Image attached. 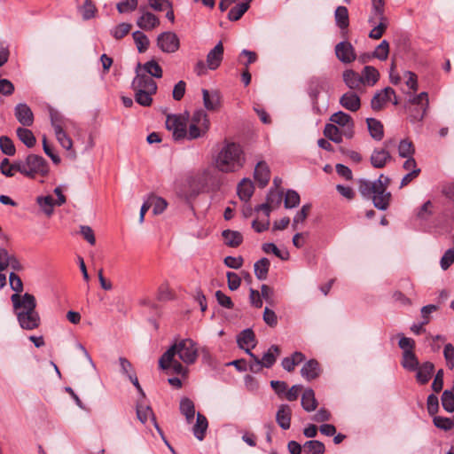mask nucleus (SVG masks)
<instances>
[{
  "instance_id": "nucleus-35",
  "label": "nucleus",
  "mask_w": 454,
  "mask_h": 454,
  "mask_svg": "<svg viewBox=\"0 0 454 454\" xmlns=\"http://www.w3.org/2000/svg\"><path fill=\"white\" fill-rule=\"evenodd\" d=\"M343 81L352 90L358 89L362 85L361 75L351 69L344 71Z\"/></svg>"
},
{
  "instance_id": "nucleus-2",
  "label": "nucleus",
  "mask_w": 454,
  "mask_h": 454,
  "mask_svg": "<svg viewBox=\"0 0 454 454\" xmlns=\"http://www.w3.org/2000/svg\"><path fill=\"white\" fill-rule=\"evenodd\" d=\"M389 183V177L384 175H380L375 181L359 179L358 191L364 199L372 200L376 208L385 211L391 199V193L387 191Z\"/></svg>"
},
{
  "instance_id": "nucleus-57",
  "label": "nucleus",
  "mask_w": 454,
  "mask_h": 454,
  "mask_svg": "<svg viewBox=\"0 0 454 454\" xmlns=\"http://www.w3.org/2000/svg\"><path fill=\"white\" fill-rule=\"evenodd\" d=\"M137 7V0H122L116 4V8L120 13L133 12Z\"/></svg>"
},
{
  "instance_id": "nucleus-53",
  "label": "nucleus",
  "mask_w": 454,
  "mask_h": 454,
  "mask_svg": "<svg viewBox=\"0 0 454 454\" xmlns=\"http://www.w3.org/2000/svg\"><path fill=\"white\" fill-rule=\"evenodd\" d=\"M50 118L54 130H57L58 129H63L66 119L58 110L52 108L50 109Z\"/></svg>"
},
{
  "instance_id": "nucleus-49",
  "label": "nucleus",
  "mask_w": 454,
  "mask_h": 454,
  "mask_svg": "<svg viewBox=\"0 0 454 454\" xmlns=\"http://www.w3.org/2000/svg\"><path fill=\"white\" fill-rule=\"evenodd\" d=\"M300 195L294 190H287L285 196V207L286 208H294L300 204Z\"/></svg>"
},
{
  "instance_id": "nucleus-30",
  "label": "nucleus",
  "mask_w": 454,
  "mask_h": 454,
  "mask_svg": "<svg viewBox=\"0 0 454 454\" xmlns=\"http://www.w3.org/2000/svg\"><path fill=\"white\" fill-rule=\"evenodd\" d=\"M301 406L306 411H313L317 409V401L315 397L313 389L307 388L304 390L301 396Z\"/></svg>"
},
{
  "instance_id": "nucleus-10",
  "label": "nucleus",
  "mask_w": 454,
  "mask_h": 454,
  "mask_svg": "<svg viewBox=\"0 0 454 454\" xmlns=\"http://www.w3.org/2000/svg\"><path fill=\"white\" fill-rule=\"evenodd\" d=\"M368 22L372 26H374L369 33V37L372 39H380L388 27V20L385 14H382V16L371 14Z\"/></svg>"
},
{
  "instance_id": "nucleus-14",
  "label": "nucleus",
  "mask_w": 454,
  "mask_h": 454,
  "mask_svg": "<svg viewBox=\"0 0 454 454\" xmlns=\"http://www.w3.org/2000/svg\"><path fill=\"white\" fill-rule=\"evenodd\" d=\"M203 96V104L207 110L215 111L221 106V94L218 90L209 91L207 89L201 90Z\"/></svg>"
},
{
  "instance_id": "nucleus-7",
  "label": "nucleus",
  "mask_w": 454,
  "mask_h": 454,
  "mask_svg": "<svg viewBox=\"0 0 454 454\" xmlns=\"http://www.w3.org/2000/svg\"><path fill=\"white\" fill-rule=\"evenodd\" d=\"M189 115L184 114H168L166 119V128L172 132L176 140L186 137L187 122Z\"/></svg>"
},
{
  "instance_id": "nucleus-21",
  "label": "nucleus",
  "mask_w": 454,
  "mask_h": 454,
  "mask_svg": "<svg viewBox=\"0 0 454 454\" xmlns=\"http://www.w3.org/2000/svg\"><path fill=\"white\" fill-rule=\"evenodd\" d=\"M137 417L143 423L145 424L149 419H152L157 431L163 436V433L158 424L156 423L154 414L148 405L137 404Z\"/></svg>"
},
{
  "instance_id": "nucleus-16",
  "label": "nucleus",
  "mask_w": 454,
  "mask_h": 454,
  "mask_svg": "<svg viewBox=\"0 0 454 454\" xmlns=\"http://www.w3.org/2000/svg\"><path fill=\"white\" fill-rule=\"evenodd\" d=\"M321 373V367L316 359L307 361L301 369V375L308 381L317 379Z\"/></svg>"
},
{
  "instance_id": "nucleus-24",
  "label": "nucleus",
  "mask_w": 454,
  "mask_h": 454,
  "mask_svg": "<svg viewBox=\"0 0 454 454\" xmlns=\"http://www.w3.org/2000/svg\"><path fill=\"white\" fill-rule=\"evenodd\" d=\"M434 364L431 362H425L417 368L416 378L420 384H426L430 380L434 372Z\"/></svg>"
},
{
  "instance_id": "nucleus-36",
  "label": "nucleus",
  "mask_w": 454,
  "mask_h": 454,
  "mask_svg": "<svg viewBox=\"0 0 454 454\" xmlns=\"http://www.w3.org/2000/svg\"><path fill=\"white\" fill-rule=\"evenodd\" d=\"M330 121L335 125H339L340 127H347V126H354V121L352 117L342 112L339 111L337 113H334L331 115Z\"/></svg>"
},
{
  "instance_id": "nucleus-43",
  "label": "nucleus",
  "mask_w": 454,
  "mask_h": 454,
  "mask_svg": "<svg viewBox=\"0 0 454 454\" xmlns=\"http://www.w3.org/2000/svg\"><path fill=\"white\" fill-rule=\"evenodd\" d=\"M303 447L307 454H324L325 451V444L317 440L307 441Z\"/></svg>"
},
{
  "instance_id": "nucleus-44",
  "label": "nucleus",
  "mask_w": 454,
  "mask_h": 454,
  "mask_svg": "<svg viewBox=\"0 0 454 454\" xmlns=\"http://www.w3.org/2000/svg\"><path fill=\"white\" fill-rule=\"evenodd\" d=\"M132 36L138 52H145L148 49L150 43L148 37L141 31H135L132 34Z\"/></svg>"
},
{
  "instance_id": "nucleus-4",
  "label": "nucleus",
  "mask_w": 454,
  "mask_h": 454,
  "mask_svg": "<svg viewBox=\"0 0 454 454\" xmlns=\"http://www.w3.org/2000/svg\"><path fill=\"white\" fill-rule=\"evenodd\" d=\"M186 364H192L198 358V348L196 343L191 339H184L172 345L160 358L159 365L161 369H168L169 363L175 356Z\"/></svg>"
},
{
  "instance_id": "nucleus-13",
  "label": "nucleus",
  "mask_w": 454,
  "mask_h": 454,
  "mask_svg": "<svg viewBox=\"0 0 454 454\" xmlns=\"http://www.w3.org/2000/svg\"><path fill=\"white\" fill-rule=\"evenodd\" d=\"M14 114L18 121L25 127H29L34 122L33 112L27 104H18L15 106Z\"/></svg>"
},
{
  "instance_id": "nucleus-31",
  "label": "nucleus",
  "mask_w": 454,
  "mask_h": 454,
  "mask_svg": "<svg viewBox=\"0 0 454 454\" xmlns=\"http://www.w3.org/2000/svg\"><path fill=\"white\" fill-rule=\"evenodd\" d=\"M237 343L240 348H245V346L255 347V335L252 329L247 328L243 330L237 337Z\"/></svg>"
},
{
  "instance_id": "nucleus-27",
  "label": "nucleus",
  "mask_w": 454,
  "mask_h": 454,
  "mask_svg": "<svg viewBox=\"0 0 454 454\" xmlns=\"http://www.w3.org/2000/svg\"><path fill=\"white\" fill-rule=\"evenodd\" d=\"M380 78V73L372 66H365L362 71L361 80L362 84H368L373 86Z\"/></svg>"
},
{
  "instance_id": "nucleus-9",
  "label": "nucleus",
  "mask_w": 454,
  "mask_h": 454,
  "mask_svg": "<svg viewBox=\"0 0 454 454\" xmlns=\"http://www.w3.org/2000/svg\"><path fill=\"white\" fill-rule=\"evenodd\" d=\"M157 45L163 52L172 53L179 49L180 43L175 33L163 32L157 37Z\"/></svg>"
},
{
  "instance_id": "nucleus-42",
  "label": "nucleus",
  "mask_w": 454,
  "mask_h": 454,
  "mask_svg": "<svg viewBox=\"0 0 454 454\" xmlns=\"http://www.w3.org/2000/svg\"><path fill=\"white\" fill-rule=\"evenodd\" d=\"M37 204L40 206L42 210L48 215H51L53 213V207L56 205L52 196H39L36 199Z\"/></svg>"
},
{
  "instance_id": "nucleus-34",
  "label": "nucleus",
  "mask_w": 454,
  "mask_h": 454,
  "mask_svg": "<svg viewBox=\"0 0 454 454\" xmlns=\"http://www.w3.org/2000/svg\"><path fill=\"white\" fill-rule=\"evenodd\" d=\"M270 262L267 258H262L254 265V275L259 280H265L268 277Z\"/></svg>"
},
{
  "instance_id": "nucleus-63",
  "label": "nucleus",
  "mask_w": 454,
  "mask_h": 454,
  "mask_svg": "<svg viewBox=\"0 0 454 454\" xmlns=\"http://www.w3.org/2000/svg\"><path fill=\"white\" fill-rule=\"evenodd\" d=\"M207 131V130H204L200 125L190 123L186 137L190 140L196 139L201 137Z\"/></svg>"
},
{
  "instance_id": "nucleus-18",
  "label": "nucleus",
  "mask_w": 454,
  "mask_h": 454,
  "mask_svg": "<svg viewBox=\"0 0 454 454\" xmlns=\"http://www.w3.org/2000/svg\"><path fill=\"white\" fill-rule=\"evenodd\" d=\"M254 179L258 182L259 186L263 188L265 187L269 181L270 176V168L264 161H259L254 168Z\"/></svg>"
},
{
  "instance_id": "nucleus-6",
  "label": "nucleus",
  "mask_w": 454,
  "mask_h": 454,
  "mask_svg": "<svg viewBox=\"0 0 454 454\" xmlns=\"http://www.w3.org/2000/svg\"><path fill=\"white\" fill-rule=\"evenodd\" d=\"M11 168H15L16 171L31 178L37 174L45 176L49 171L46 160L36 154H29L25 160L15 161Z\"/></svg>"
},
{
  "instance_id": "nucleus-29",
  "label": "nucleus",
  "mask_w": 454,
  "mask_h": 454,
  "mask_svg": "<svg viewBox=\"0 0 454 454\" xmlns=\"http://www.w3.org/2000/svg\"><path fill=\"white\" fill-rule=\"evenodd\" d=\"M222 236L224 239V244L230 247H237L243 241V236L239 231L225 230L223 231Z\"/></svg>"
},
{
  "instance_id": "nucleus-39",
  "label": "nucleus",
  "mask_w": 454,
  "mask_h": 454,
  "mask_svg": "<svg viewBox=\"0 0 454 454\" xmlns=\"http://www.w3.org/2000/svg\"><path fill=\"white\" fill-rule=\"evenodd\" d=\"M191 123L200 125L204 130H208L210 125L207 114L202 109L197 110L193 113Z\"/></svg>"
},
{
  "instance_id": "nucleus-1",
  "label": "nucleus",
  "mask_w": 454,
  "mask_h": 454,
  "mask_svg": "<svg viewBox=\"0 0 454 454\" xmlns=\"http://www.w3.org/2000/svg\"><path fill=\"white\" fill-rule=\"evenodd\" d=\"M11 301L20 326L25 330H34L39 327L41 318L36 311V301L33 294L25 293L23 295L13 294Z\"/></svg>"
},
{
  "instance_id": "nucleus-12",
  "label": "nucleus",
  "mask_w": 454,
  "mask_h": 454,
  "mask_svg": "<svg viewBox=\"0 0 454 454\" xmlns=\"http://www.w3.org/2000/svg\"><path fill=\"white\" fill-rule=\"evenodd\" d=\"M327 88V81L325 77L313 76L308 82L307 92L314 104L317 102L319 94Z\"/></svg>"
},
{
  "instance_id": "nucleus-8",
  "label": "nucleus",
  "mask_w": 454,
  "mask_h": 454,
  "mask_svg": "<svg viewBox=\"0 0 454 454\" xmlns=\"http://www.w3.org/2000/svg\"><path fill=\"white\" fill-rule=\"evenodd\" d=\"M389 101H392L394 105H398L399 103L395 90L390 87H387L373 96L371 106L373 110L379 111Z\"/></svg>"
},
{
  "instance_id": "nucleus-19",
  "label": "nucleus",
  "mask_w": 454,
  "mask_h": 454,
  "mask_svg": "<svg viewBox=\"0 0 454 454\" xmlns=\"http://www.w3.org/2000/svg\"><path fill=\"white\" fill-rule=\"evenodd\" d=\"M340 104L351 112L357 111L361 106L360 98L352 91L344 93L340 98Z\"/></svg>"
},
{
  "instance_id": "nucleus-40",
  "label": "nucleus",
  "mask_w": 454,
  "mask_h": 454,
  "mask_svg": "<svg viewBox=\"0 0 454 454\" xmlns=\"http://www.w3.org/2000/svg\"><path fill=\"white\" fill-rule=\"evenodd\" d=\"M334 16L336 24L340 28L344 29L348 27V12L345 6H338Z\"/></svg>"
},
{
  "instance_id": "nucleus-55",
  "label": "nucleus",
  "mask_w": 454,
  "mask_h": 454,
  "mask_svg": "<svg viewBox=\"0 0 454 454\" xmlns=\"http://www.w3.org/2000/svg\"><path fill=\"white\" fill-rule=\"evenodd\" d=\"M408 102L414 106L428 107V95L427 92H421L411 97Z\"/></svg>"
},
{
  "instance_id": "nucleus-41",
  "label": "nucleus",
  "mask_w": 454,
  "mask_h": 454,
  "mask_svg": "<svg viewBox=\"0 0 454 454\" xmlns=\"http://www.w3.org/2000/svg\"><path fill=\"white\" fill-rule=\"evenodd\" d=\"M402 365L409 371H416L419 361L412 350H405L403 355Z\"/></svg>"
},
{
  "instance_id": "nucleus-3",
  "label": "nucleus",
  "mask_w": 454,
  "mask_h": 454,
  "mask_svg": "<svg viewBox=\"0 0 454 454\" xmlns=\"http://www.w3.org/2000/svg\"><path fill=\"white\" fill-rule=\"evenodd\" d=\"M245 162L246 155L242 146L234 142H225L215 159L216 168L225 173L239 171Z\"/></svg>"
},
{
  "instance_id": "nucleus-20",
  "label": "nucleus",
  "mask_w": 454,
  "mask_h": 454,
  "mask_svg": "<svg viewBox=\"0 0 454 454\" xmlns=\"http://www.w3.org/2000/svg\"><path fill=\"white\" fill-rule=\"evenodd\" d=\"M292 411L287 404H281L276 414V421L284 429H289L291 425Z\"/></svg>"
},
{
  "instance_id": "nucleus-60",
  "label": "nucleus",
  "mask_w": 454,
  "mask_h": 454,
  "mask_svg": "<svg viewBox=\"0 0 454 454\" xmlns=\"http://www.w3.org/2000/svg\"><path fill=\"white\" fill-rule=\"evenodd\" d=\"M172 299V293L168 282L162 283L157 292V300L160 301H168Z\"/></svg>"
},
{
  "instance_id": "nucleus-45",
  "label": "nucleus",
  "mask_w": 454,
  "mask_h": 454,
  "mask_svg": "<svg viewBox=\"0 0 454 454\" xmlns=\"http://www.w3.org/2000/svg\"><path fill=\"white\" fill-rule=\"evenodd\" d=\"M415 149L411 141L408 139H403L398 145V154L402 158L413 157Z\"/></svg>"
},
{
  "instance_id": "nucleus-11",
  "label": "nucleus",
  "mask_w": 454,
  "mask_h": 454,
  "mask_svg": "<svg viewBox=\"0 0 454 454\" xmlns=\"http://www.w3.org/2000/svg\"><path fill=\"white\" fill-rule=\"evenodd\" d=\"M335 54L337 59L345 64L351 63L356 59L354 47L347 41L336 44Z\"/></svg>"
},
{
  "instance_id": "nucleus-26",
  "label": "nucleus",
  "mask_w": 454,
  "mask_h": 454,
  "mask_svg": "<svg viewBox=\"0 0 454 454\" xmlns=\"http://www.w3.org/2000/svg\"><path fill=\"white\" fill-rule=\"evenodd\" d=\"M179 409L181 413L185 417L187 423L191 424L193 421L195 416V407L193 402L187 397H184L180 401Z\"/></svg>"
},
{
  "instance_id": "nucleus-56",
  "label": "nucleus",
  "mask_w": 454,
  "mask_h": 454,
  "mask_svg": "<svg viewBox=\"0 0 454 454\" xmlns=\"http://www.w3.org/2000/svg\"><path fill=\"white\" fill-rule=\"evenodd\" d=\"M262 250L266 254L272 253L277 257L280 258L281 260H287L289 254L288 252H285L284 254L277 247V246L273 243H264L262 245Z\"/></svg>"
},
{
  "instance_id": "nucleus-62",
  "label": "nucleus",
  "mask_w": 454,
  "mask_h": 454,
  "mask_svg": "<svg viewBox=\"0 0 454 454\" xmlns=\"http://www.w3.org/2000/svg\"><path fill=\"white\" fill-rule=\"evenodd\" d=\"M433 203L430 200L426 201L418 210L417 217L421 220H427L433 214Z\"/></svg>"
},
{
  "instance_id": "nucleus-17",
  "label": "nucleus",
  "mask_w": 454,
  "mask_h": 454,
  "mask_svg": "<svg viewBox=\"0 0 454 454\" xmlns=\"http://www.w3.org/2000/svg\"><path fill=\"white\" fill-rule=\"evenodd\" d=\"M370 160L374 168H382L391 160V155L387 149L376 148L373 150Z\"/></svg>"
},
{
  "instance_id": "nucleus-37",
  "label": "nucleus",
  "mask_w": 454,
  "mask_h": 454,
  "mask_svg": "<svg viewBox=\"0 0 454 454\" xmlns=\"http://www.w3.org/2000/svg\"><path fill=\"white\" fill-rule=\"evenodd\" d=\"M324 135L334 143L340 144L342 142V133L333 123H328L325 126Z\"/></svg>"
},
{
  "instance_id": "nucleus-5",
  "label": "nucleus",
  "mask_w": 454,
  "mask_h": 454,
  "mask_svg": "<svg viewBox=\"0 0 454 454\" xmlns=\"http://www.w3.org/2000/svg\"><path fill=\"white\" fill-rule=\"evenodd\" d=\"M141 64L136 67V76L132 81L131 87L135 91V100L142 106H150L153 103L152 96L157 91V83L154 80L140 72Z\"/></svg>"
},
{
  "instance_id": "nucleus-32",
  "label": "nucleus",
  "mask_w": 454,
  "mask_h": 454,
  "mask_svg": "<svg viewBox=\"0 0 454 454\" xmlns=\"http://www.w3.org/2000/svg\"><path fill=\"white\" fill-rule=\"evenodd\" d=\"M141 74H145L150 77L160 78L162 76V68L153 59L145 63L140 67Z\"/></svg>"
},
{
  "instance_id": "nucleus-33",
  "label": "nucleus",
  "mask_w": 454,
  "mask_h": 454,
  "mask_svg": "<svg viewBox=\"0 0 454 454\" xmlns=\"http://www.w3.org/2000/svg\"><path fill=\"white\" fill-rule=\"evenodd\" d=\"M238 195L240 200L244 201H247L254 193V184L253 183L244 178L238 185Z\"/></svg>"
},
{
  "instance_id": "nucleus-59",
  "label": "nucleus",
  "mask_w": 454,
  "mask_h": 454,
  "mask_svg": "<svg viewBox=\"0 0 454 454\" xmlns=\"http://www.w3.org/2000/svg\"><path fill=\"white\" fill-rule=\"evenodd\" d=\"M55 131V136L61 145V146L67 150L70 149L72 147V139L67 135V133L64 131V129H58Z\"/></svg>"
},
{
  "instance_id": "nucleus-22",
  "label": "nucleus",
  "mask_w": 454,
  "mask_h": 454,
  "mask_svg": "<svg viewBox=\"0 0 454 454\" xmlns=\"http://www.w3.org/2000/svg\"><path fill=\"white\" fill-rule=\"evenodd\" d=\"M160 24L159 19L152 12H144L137 20V25L143 30H152Z\"/></svg>"
},
{
  "instance_id": "nucleus-64",
  "label": "nucleus",
  "mask_w": 454,
  "mask_h": 454,
  "mask_svg": "<svg viewBox=\"0 0 454 454\" xmlns=\"http://www.w3.org/2000/svg\"><path fill=\"white\" fill-rule=\"evenodd\" d=\"M454 262V248L448 249L440 261L441 268L446 270Z\"/></svg>"
},
{
  "instance_id": "nucleus-46",
  "label": "nucleus",
  "mask_w": 454,
  "mask_h": 454,
  "mask_svg": "<svg viewBox=\"0 0 454 454\" xmlns=\"http://www.w3.org/2000/svg\"><path fill=\"white\" fill-rule=\"evenodd\" d=\"M249 4L248 3H241L237 4L236 6L232 7L229 13H228V19L231 21H237L239 20L244 13L248 10Z\"/></svg>"
},
{
  "instance_id": "nucleus-47",
  "label": "nucleus",
  "mask_w": 454,
  "mask_h": 454,
  "mask_svg": "<svg viewBox=\"0 0 454 454\" xmlns=\"http://www.w3.org/2000/svg\"><path fill=\"white\" fill-rule=\"evenodd\" d=\"M79 11L82 13V19L88 20L95 16L97 8L91 0H85L83 4L79 7Z\"/></svg>"
},
{
  "instance_id": "nucleus-61",
  "label": "nucleus",
  "mask_w": 454,
  "mask_h": 454,
  "mask_svg": "<svg viewBox=\"0 0 454 454\" xmlns=\"http://www.w3.org/2000/svg\"><path fill=\"white\" fill-rule=\"evenodd\" d=\"M427 110V107L414 106L412 109H411L409 115L410 121L412 123L421 121L426 115Z\"/></svg>"
},
{
  "instance_id": "nucleus-50",
  "label": "nucleus",
  "mask_w": 454,
  "mask_h": 454,
  "mask_svg": "<svg viewBox=\"0 0 454 454\" xmlns=\"http://www.w3.org/2000/svg\"><path fill=\"white\" fill-rule=\"evenodd\" d=\"M374 58L380 60H386L389 53V43L387 40H383L372 52Z\"/></svg>"
},
{
  "instance_id": "nucleus-23",
  "label": "nucleus",
  "mask_w": 454,
  "mask_h": 454,
  "mask_svg": "<svg viewBox=\"0 0 454 454\" xmlns=\"http://www.w3.org/2000/svg\"><path fill=\"white\" fill-rule=\"evenodd\" d=\"M366 123L371 137L376 141H380L384 137L383 124L375 118H367Z\"/></svg>"
},
{
  "instance_id": "nucleus-15",
  "label": "nucleus",
  "mask_w": 454,
  "mask_h": 454,
  "mask_svg": "<svg viewBox=\"0 0 454 454\" xmlns=\"http://www.w3.org/2000/svg\"><path fill=\"white\" fill-rule=\"evenodd\" d=\"M223 58V46L219 42L207 55V67L210 70H215L222 63Z\"/></svg>"
},
{
  "instance_id": "nucleus-51",
  "label": "nucleus",
  "mask_w": 454,
  "mask_h": 454,
  "mask_svg": "<svg viewBox=\"0 0 454 454\" xmlns=\"http://www.w3.org/2000/svg\"><path fill=\"white\" fill-rule=\"evenodd\" d=\"M148 200L152 203V207H153V212L154 215L161 214L168 205L167 201L160 197L151 196L148 198Z\"/></svg>"
},
{
  "instance_id": "nucleus-58",
  "label": "nucleus",
  "mask_w": 454,
  "mask_h": 454,
  "mask_svg": "<svg viewBox=\"0 0 454 454\" xmlns=\"http://www.w3.org/2000/svg\"><path fill=\"white\" fill-rule=\"evenodd\" d=\"M311 208L310 204H305L302 206L300 211L296 213L293 219V228L295 230L299 223H302L308 216Z\"/></svg>"
},
{
  "instance_id": "nucleus-38",
  "label": "nucleus",
  "mask_w": 454,
  "mask_h": 454,
  "mask_svg": "<svg viewBox=\"0 0 454 454\" xmlns=\"http://www.w3.org/2000/svg\"><path fill=\"white\" fill-rule=\"evenodd\" d=\"M16 133L19 139L28 148H31L35 145V137L30 129L26 128H18Z\"/></svg>"
},
{
  "instance_id": "nucleus-25",
  "label": "nucleus",
  "mask_w": 454,
  "mask_h": 454,
  "mask_svg": "<svg viewBox=\"0 0 454 454\" xmlns=\"http://www.w3.org/2000/svg\"><path fill=\"white\" fill-rule=\"evenodd\" d=\"M208 423L207 418L204 415L198 413L196 417V423L192 427V432L199 441H202L204 439Z\"/></svg>"
},
{
  "instance_id": "nucleus-54",
  "label": "nucleus",
  "mask_w": 454,
  "mask_h": 454,
  "mask_svg": "<svg viewBox=\"0 0 454 454\" xmlns=\"http://www.w3.org/2000/svg\"><path fill=\"white\" fill-rule=\"evenodd\" d=\"M434 425L444 431H449L453 428L454 422L451 419L441 416H435L433 419Z\"/></svg>"
},
{
  "instance_id": "nucleus-28",
  "label": "nucleus",
  "mask_w": 454,
  "mask_h": 454,
  "mask_svg": "<svg viewBox=\"0 0 454 454\" xmlns=\"http://www.w3.org/2000/svg\"><path fill=\"white\" fill-rule=\"evenodd\" d=\"M280 354V348L277 345H272L266 353H264L261 361L260 369L262 367L270 368Z\"/></svg>"
},
{
  "instance_id": "nucleus-52",
  "label": "nucleus",
  "mask_w": 454,
  "mask_h": 454,
  "mask_svg": "<svg viewBox=\"0 0 454 454\" xmlns=\"http://www.w3.org/2000/svg\"><path fill=\"white\" fill-rule=\"evenodd\" d=\"M0 149L3 153L12 156L15 154V146L13 142L6 136L0 137Z\"/></svg>"
},
{
  "instance_id": "nucleus-48",
  "label": "nucleus",
  "mask_w": 454,
  "mask_h": 454,
  "mask_svg": "<svg viewBox=\"0 0 454 454\" xmlns=\"http://www.w3.org/2000/svg\"><path fill=\"white\" fill-rule=\"evenodd\" d=\"M131 27V24L122 22L113 27L110 33L114 38L120 40L129 33Z\"/></svg>"
}]
</instances>
